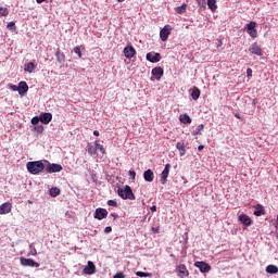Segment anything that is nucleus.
I'll return each instance as SVG.
<instances>
[{
  "label": "nucleus",
  "instance_id": "nucleus-45",
  "mask_svg": "<svg viewBox=\"0 0 278 278\" xmlns=\"http://www.w3.org/2000/svg\"><path fill=\"white\" fill-rule=\"evenodd\" d=\"M104 233H112V227H110V226L105 227Z\"/></svg>",
  "mask_w": 278,
  "mask_h": 278
},
{
  "label": "nucleus",
  "instance_id": "nucleus-56",
  "mask_svg": "<svg viewBox=\"0 0 278 278\" xmlns=\"http://www.w3.org/2000/svg\"><path fill=\"white\" fill-rule=\"evenodd\" d=\"M31 247H34V243H30V244H29V248H30V249H31Z\"/></svg>",
  "mask_w": 278,
  "mask_h": 278
},
{
  "label": "nucleus",
  "instance_id": "nucleus-28",
  "mask_svg": "<svg viewBox=\"0 0 278 278\" xmlns=\"http://www.w3.org/2000/svg\"><path fill=\"white\" fill-rule=\"evenodd\" d=\"M87 151L88 153L91 155V156H94L97 155V146L96 143L92 146V144H88L87 146Z\"/></svg>",
  "mask_w": 278,
  "mask_h": 278
},
{
  "label": "nucleus",
  "instance_id": "nucleus-1",
  "mask_svg": "<svg viewBox=\"0 0 278 278\" xmlns=\"http://www.w3.org/2000/svg\"><path fill=\"white\" fill-rule=\"evenodd\" d=\"M26 168L30 175H40L45 170V163L42 161H31L26 164Z\"/></svg>",
  "mask_w": 278,
  "mask_h": 278
},
{
  "label": "nucleus",
  "instance_id": "nucleus-38",
  "mask_svg": "<svg viewBox=\"0 0 278 278\" xmlns=\"http://www.w3.org/2000/svg\"><path fill=\"white\" fill-rule=\"evenodd\" d=\"M73 51L78 58H81V48H79V46H76Z\"/></svg>",
  "mask_w": 278,
  "mask_h": 278
},
{
  "label": "nucleus",
  "instance_id": "nucleus-3",
  "mask_svg": "<svg viewBox=\"0 0 278 278\" xmlns=\"http://www.w3.org/2000/svg\"><path fill=\"white\" fill-rule=\"evenodd\" d=\"M20 264L25 267H30V268H40V263H37L33 258H26V257H21L20 258Z\"/></svg>",
  "mask_w": 278,
  "mask_h": 278
},
{
  "label": "nucleus",
  "instance_id": "nucleus-36",
  "mask_svg": "<svg viewBox=\"0 0 278 278\" xmlns=\"http://www.w3.org/2000/svg\"><path fill=\"white\" fill-rule=\"evenodd\" d=\"M106 203L110 207H118V202H116V200H109Z\"/></svg>",
  "mask_w": 278,
  "mask_h": 278
},
{
  "label": "nucleus",
  "instance_id": "nucleus-2",
  "mask_svg": "<svg viewBox=\"0 0 278 278\" xmlns=\"http://www.w3.org/2000/svg\"><path fill=\"white\" fill-rule=\"evenodd\" d=\"M117 194L118 197H121V199L136 201V195L134 194L131 187H129L128 185L124 186V188H118Z\"/></svg>",
  "mask_w": 278,
  "mask_h": 278
},
{
  "label": "nucleus",
  "instance_id": "nucleus-10",
  "mask_svg": "<svg viewBox=\"0 0 278 278\" xmlns=\"http://www.w3.org/2000/svg\"><path fill=\"white\" fill-rule=\"evenodd\" d=\"M195 268H199L200 273H210L212 270V266L205 262H195Z\"/></svg>",
  "mask_w": 278,
  "mask_h": 278
},
{
  "label": "nucleus",
  "instance_id": "nucleus-7",
  "mask_svg": "<svg viewBox=\"0 0 278 278\" xmlns=\"http://www.w3.org/2000/svg\"><path fill=\"white\" fill-rule=\"evenodd\" d=\"M148 62H152V64H155L157 62H160V60H162V54L157 53V52H149L146 55Z\"/></svg>",
  "mask_w": 278,
  "mask_h": 278
},
{
  "label": "nucleus",
  "instance_id": "nucleus-52",
  "mask_svg": "<svg viewBox=\"0 0 278 278\" xmlns=\"http://www.w3.org/2000/svg\"><path fill=\"white\" fill-rule=\"evenodd\" d=\"M47 0H36L37 3H45Z\"/></svg>",
  "mask_w": 278,
  "mask_h": 278
},
{
  "label": "nucleus",
  "instance_id": "nucleus-44",
  "mask_svg": "<svg viewBox=\"0 0 278 278\" xmlns=\"http://www.w3.org/2000/svg\"><path fill=\"white\" fill-rule=\"evenodd\" d=\"M110 217L113 218V220H116L118 218V214L116 213H111Z\"/></svg>",
  "mask_w": 278,
  "mask_h": 278
},
{
  "label": "nucleus",
  "instance_id": "nucleus-24",
  "mask_svg": "<svg viewBox=\"0 0 278 278\" xmlns=\"http://www.w3.org/2000/svg\"><path fill=\"white\" fill-rule=\"evenodd\" d=\"M266 214V211L264 210V206L257 205L254 211V216H264Z\"/></svg>",
  "mask_w": 278,
  "mask_h": 278
},
{
  "label": "nucleus",
  "instance_id": "nucleus-47",
  "mask_svg": "<svg viewBox=\"0 0 278 278\" xmlns=\"http://www.w3.org/2000/svg\"><path fill=\"white\" fill-rule=\"evenodd\" d=\"M129 176L131 177V179H136V172L129 170Z\"/></svg>",
  "mask_w": 278,
  "mask_h": 278
},
{
  "label": "nucleus",
  "instance_id": "nucleus-11",
  "mask_svg": "<svg viewBox=\"0 0 278 278\" xmlns=\"http://www.w3.org/2000/svg\"><path fill=\"white\" fill-rule=\"evenodd\" d=\"M178 273V277L184 278V277H190V271L188 270V267L186 265L180 264L176 268Z\"/></svg>",
  "mask_w": 278,
  "mask_h": 278
},
{
  "label": "nucleus",
  "instance_id": "nucleus-9",
  "mask_svg": "<svg viewBox=\"0 0 278 278\" xmlns=\"http://www.w3.org/2000/svg\"><path fill=\"white\" fill-rule=\"evenodd\" d=\"M93 218L97 220H103V218H108V210L101 207L96 208Z\"/></svg>",
  "mask_w": 278,
  "mask_h": 278
},
{
  "label": "nucleus",
  "instance_id": "nucleus-40",
  "mask_svg": "<svg viewBox=\"0 0 278 278\" xmlns=\"http://www.w3.org/2000/svg\"><path fill=\"white\" fill-rule=\"evenodd\" d=\"M8 29H10L11 31H14V27H16V24L14 22H10L8 25H7Z\"/></svg>",
  "mask_w": 278,
  "mask_h": 278
},
{
  "label": "nucleus",
  "instance_id": "nucleus-12",
  "mask_svg": "<svg viewBox=\"0 0 278 278\" xmlns=\"http://www.w3.org/2000/svg\"><path fill=\"white\" fill-rule=\"evenodd\" d=\"M61 170H63L62 165L55 163H49L46 167L47 173H61Z\"/></svg>",
  "mask_w": 278,
  "mask_h": 278
},
{
  "label": "nucleus",
  "instance_id": "nucleus-20",
  "mask_svg": "<svg viewBox=\"0 0 278 278\" xmlns=\"http://www.w3.org/2000/svg\"><path fill=\"white\" fill-rule=\"evenodd\" d=\"M250 53H252L253 55H262V48L260 46H257L256 43H253L250 49H249Z\"/></svg>",
  "mask_w": 278,
  "mask_h": 278
},
{
  "label": "nucleus",
  "instance_id": "nucleus-26",
  "mask_svg": "<svg viewBox=\"0 0 278 278\" xmlns=\"http://www.w3.org/2000/svg\"><path fill=\"white\" fill-rule=\"evenodd\" d=\"M24 71H26V73H34V71H36V64H34V62H29L24 65Z\"/></svg>",
  "mask_w": 278,
  "mask_h": 278
},
{
  "label": "nucleus",
  "instance_id": "nucleus-33",
  "mask_svg": "<svg viewBox=\"0 0 278 278\" xmlns=\"http://www.w3.org/2000/svg\"><path fill=\"white\" fill-rule=\"evenodd\" d=\"M60 194V189L54 187L50 189V197H58Z\"/></svg>",
  "mask_w": 278,
  "mask_h": 278
},
{
  "label": "nucleus",
  "instance_id": "nucleus-21",
  "mask_svg": "<svg viewBox=\"0 0 278 278\" xmlns=\"http://www.w3.org/2000/svg\"><path fill=\"white\" fill-rule=\"evenodd\" d=\"M176 149H178L179 155L181 157H184V155H186V143H184V141H178L176 143Z\"/></svg>",
  "mask_w": 278,
  "mask_h": 278
},
{
  "label": "nucleus",
  "instance_id": "nucleus-5",
  "mask_svg": "<svg viewBox=\"0 0 278 278\" xmlns=\"http://www.w3.org/2000/svg\"><path fill=\"white\" fill-rule=\"evenodd\" d=\"M170 31H173V26L165 25L161 31H160V38L162 42H166L168 40V36L170 35Z\"/></svg>",
  "mask_w": 278,
  "mask_h": 278
},
{
  "label": "nucleus",
  "instance_id": "nucleus-37",
  "mask_svg": "<svg viewBox=\"0 0 278 278\" xmlns=\"http://www.w3.org/2000/svg\"><path fill=\"white\" fill-rule=\"evenodd\" d=\"M35 131H37V134H42V131H45V126L42 125L35 126Z\"/></svg>",
  "mask_w": 278,
  "mask_h": 278
},
{
  "label": "nucleus",
  "instance_id": "nucleus-4",
  "mask_svg": "<svg viewBox=\"0 0 278 278\" xmlns=\"http://www.w3.org/2000/svg\"><path fill=\"white\" fill-rule=\"evenodd\" d=\"M257 23L255 22H250L249 24L245 25L247 34L251 36V38H257Z\"/></svg>",
  "mask_w": 278,
  "mask_h": 278
},
{
  "label": "nucleus",
  "instance_id": "nucleus-16",
  "mask_svg": "<svg viewBox=\"0 0 278 278\" xmlns=\"http://www.w3.org/2000/svg\"><path fill=\"white\" fill-rule=\"evenodd\" d=\"M40 123H42L43 125H49V123H51V121H53V114L51 113H43L39 116Z\"/></svg>",
  "mask_w": 278,
  "mask_h": 278
},
{
  "label": "nucleus",
  "instance_id": "nucleus-29",
  "mask_svg": "<svg viewBox=\"0 0 278 278\" xmlns=\"http://www.w3.org/2000/svg\"><path fill=\"white\" fill-rule=\"evenodd\" d=\"M203 129H205L203 124L198 125L195 131H193V136H201V134H203Z\"/></svg>",
  "mask_w": 278,
  "mask_h": 278
},
{
  "label": "nucleus",
  "instance_id": "nucleus-54",
  "mask_svg": "<svg viewBox=\"0 0 278 278\" xmlns=\"http://www.w3.org/2000/svg\"><path fill=\"white\" fill-rule=\"evenodd\" d=\"M235 116H236V118H240V115H238V114H235Z\"/></svg>",
  "mask_w": 278,
  "mask_h": 278
},
{
  "label": "nucleus",
  "instance_id": "nucleus-41",
  "mask_svg": "<svg viewBox=\"0 0 278 278\" xmlns=\"http://www.w3.org/2000/svg\"><path fill=\"white\" fill-rule=\"evenodd\" d=\"M9 88L13 90V92H18V86L9 84Z\"/></svg>",
  "mask_w": 278,
  "mask_h": 278
},
{
  "label": "nucleus",
  "instance_id": "nucleus-8",
  "mask_svg": "<svg viewBox=\"0 0 278 278\" xmlns=\"http://www.w3.org/2000/svg\"><path fill=\"white\" fill-rule=\"evenodd\" d=\"M170 173V164L167 163L161 173V184L164 186L168 181V175Z\"/></svg>",
  "mask_w": 278,
  "mask_h": 278
},
{
  "label": "nucleus",
  "instance_id": "nucleus-23",
  "mask_svg": "<svg viewBox=\"0 0 278 278\" xmlns=\"http://www.w3.org/2000/svg\"><path fill=\"white\" fill-rule=\"evenodd\" d=\"M179 121L184 123V125H190V123H192V118L188 114L180 115Z\"/></svg>",
  "mask_w": 278,
  "mask_h": 278
},
{
  "label": "nucleus",
  "instance_id": "nucleus-15",
  "mask_svg": "<svg viewBox=\"0 0 278 278\" xmlns=\"http://www.w3.org/2000/svg\"><path fill=\"white\" fill-rule=\"evenodd\" d=\"M29 90V86L27 85L26 81H20L17 86V92L23 97V94H27V91Z\"/></svg>",
  "mask_w": 278,
  "mask_h": 278
},
{
  "label": "nucleus",
  "instance_id": "nucleus-42",
  "mask_svg": "<svg viewBox=\"0 0 278 278\" xmlns=\"http://www.w3.org/2000/svg\"><path fill=\"white\" fill-rule=\"evenodd\" d=\"M127 276L123 274V271H119L113 276V278H126Z\"/></svg>",
  "mask_w": 278,
  "mask_h": 278
},
{
  "label": "nucleus",
  "instance_id": "nucleus-51",
  "mask_svg": "<svg viewBox=\"0 0 278 278\" xmlns=\"http://www.w3.org/2000/svg\"><path fill=\"white\" fill-rule=\"evenodd\" d=\"M203 149H205L204 146H199V147H198V150H199V151H203Z\"/></svg>",
  "mask_w": 278,
  "mask_h": 278
},
{
  "label": "nucleus",
  "instance_id": "nucleus-32",
  "mask_svg": "<svg viewBox=\"0 0 278 278\" xmlns=\"http://www.w3.org/2000/svg\"><path fill=\"white\" fill-rule=\"evenodd\" d=\"M97 151H101L103 155H105V147L103 144L99 143V141H96Z\"/></svg>",
  "mask_w": 278,
  "mask_h": 278
},
{
  "label": "nucleus",
  "instance_id": "nucleus-55",
  "mask_svg": "<svg viewBox=\"0 0 278 278\" xmlns=\"http://www.w3.org/2000/svg\"><path fill=\"white\" fill-rule=\"evenodd\" d=\"M118 1V3H123V1H125V0H117Z\"/></svg>",
  "mask_w": 278,
  "mask_h": 278
},
{
  "label": "nucleus",
  "instance_id": "nucleus-46",
  "mask_svg": "<svg viewBox=\"0 0 278 278\" xmlns=\"http://www.w3.org/2000/svg\"><path fill=\"white\" fill-rule=\"evenodd\" d=\"M151 231H152V233H160V228L152 227Z\"/></svg>",
  "mask_w": 278,
  "mask_h": 278
},
{
  "label": "nucleus",
  "instance_id": "nucleus-30",
  "mask_svg": "<svg viewBox=\"0 0 278 278\" xmlns=\"http://www.w3.org/2000/svg\"><path fill=\"white\" fill-rule=\"evenodd\" d=\"M188 8V4H182L180 7H177L175 10L177 14H186V9Z\"/></svg>",
  "mask_w": 278,
  "mask_h": 278
},
{
  "label": "nucleus",
  "instance_id": "nucleus-53",
  "mask_svg": "<svg viewBox=\"0 0 278 278\" xmlns=\"http://www.w3.org/2000/svg\"><path fill=\"white\" fill-rule=\"evenodd\" d=\"M217 47H223V41L219 40Z\"/></svg>",
  "mask_w": 278,
  "mask_h": 278
},
{
  "label": "nucleus",
  "instance_id": "nucleus-14",
  "mask_svg": "<svg viewBox=\"0 0 278 278\" xmlns=\"http://www.w3.org/2000/svg\"><path fill=\"white\" fill-rule=\"evenodd\" d=\"M238 218L240 223L244 225V227H251V225H253V219H251L250 216L247 214H240Z\"/></svg>",
  "mask_w": 278,
  "mask_h": 278
},
{
  "label": "nucleus",
  "instance_id": "nucleus-50",
  "mask_svg": "<svg viewBox=\"0 0 278 278\" xmlns=\"http://www.w3.org/2000/svg\"><path fill=\"white\" fill-rule=\"evenodd\" d=\"M93 136L99 137V136H100L99 130H94V131H93Z\"/></svg>",
  "mask_w": 278,
  "mask_h": 278
},
{
  "label": "nucleus",
  "instance_id": "nucleus-17",
  "mask_svg": "<svg viewBox=\"0 0 278 278\" xmlns=\"http://www.w3.org/2000/svg\"><path fill=\"white\" fill-rule=\"evenodd\" d=\"M12 212V204L10 202H4L0 205V215L10 214Z\"/></svg>",
  "mask_w": 278,
  "mask_h": 278
},
{
  "label": "nucleus",
  "instance_id": "nucleus-48",
  "mask_svg": "<svg viewBox=\"0 0 278 278\" xmlns=\"http://www.w3.org/2000/svg\"><path fill=\"white\" fill-rule=\"evenodd\" d=\"M31 255H38V251L36 250V248H33V250L30 251Z\"/></svg>",
  "mask_w": 278,
  "mask_h": 278
},
{
  "label": "nucleus",
  "instance_id": "nucleus-6",
  "mask_svg": "<svg viewBox=\"0 0 278 278\" xmlns=\"http://www.w3.org/2000/svg\"><path fill=\"white\" fill-rule=\"evenodd\" d=\"M97 273V265L93 262L88 261L87 266L83 269L84 275H94Z\"/></svg>",
  "mask_w": 278,
  "mask_h": 278
},
{
  "label": "nucleus",
  "instance_id": "nucleus-31",
  "mask_svg": "<svg viewBox=\"0 0 278 278\" xmlns=\"http://www.w3.org/2000/svg\"><path fill=\"white\" fill-rule=\"evenodd\" d=\"M55 56L58 62H64V60L66 59V55H64V53L60 51H56Z\"/></svg>",
  "mask_w": 278,
  "mask_h": 278
},
{
  "label": "nucleus",
  "instance_id": "nucleus-43",
  "mask_svg": "<svg viewBox=\"0 0 278 278\" xmlns=\"http://www.w3.org/2000/svg\"><path fill=\"white\" fill-rule=\"evenodd\" d=\"M247 76L253 77V70H251L250 67L247 70Z\"/></svg>",
  "mask_w": 278,
  "mask_h": 278
},
{
  "label": "nucleus",
  "instance_id": "nucleus-49",
  "mask_svg": "<svg viewBox=\"0 0 278 278\" xmlns=\"http://www.w3.org/2000/svg\"><path fill=\"white\" fill-rule=\"evenodd\" d=\"M150 210H151L152 213L157 212V206L153 205V206L150 207Z\"/></svg>",
  "mask_w": 278,
  "mask_h": 278
},
{
  "label": "nucleus",
  "instance_id": "nucleus-34",
  "mask_svg": "<svg viewBox=\"0 0 278 278\" xmlns=\"http://www.w3.org/2000/svg\"><path fill=\"white\" fill-rule=\"evenodd\" d=\"M136 275L137 277H153V274L144 271H137Z\"/></svg>",
  "mask_w": 278,
  "mask_h": 278
},
{
  "label": "nucleus",
  "instance_id": "nucleus-25",
  "mask_svg": "<svg viewBox=\"0 0 278 278\" xmlns=\"http://www.w3.org/2000/svg\"><path fill=\"white\" fill-rule=\"evenodd\" d=\"M207 7L211 12H216L218 10V5L216 4V0H207Z\"/></svg>",
  "mask_w": 278,
  "mask_h": 278
},
{
  "label": "nucleus",
  "instance_id": "nucleus-22",
  "mask_svg": "<svg viewBox=\"0 0 278 278\" xmlns=\"http://www.w3.org/2000/svg\"><path fill=\"white\" fill-rule=\"evenodd\" d=\"M199 97H201V89L198 87H193L191 98L193 99V101H198Z\"/></svg>",
  "mask_w": 278,
  "mask_h": 278
},
{
  "label": "nucleus",
  "instance_id": "nucleus-39",
  "mask_svg": "<svg viewBox=\"0 0 278 278\" xmlns=\"http://www.w3.org/2000/svg\"><path fill=\"white\" fill-rule=\"evenodd\" d=\"M40 122V117H38V116H35V117H33L31 118V125H36V126H38V123Z\"/></svg>",
  "mask_w": 278,
  "mask_h": 278
},
{
  "label": "nucleus",
  "instance_id": "nucleus-27",
  "mask_svg": "<svg viewBox=\"0 0 278 278\" xmlns=\"http://www.w3.org/2000/svg\"><path fill=\"white\" fill-rule=\"evenodd\" d=\"M266 273H268L269 275H277V273H278L277 265H268L266 267Z\"/></svg>",
  "mask_w": 278,
  "mask_h": 278
},
{
  "label": "nucleus",
  "instance_id": "nucleus-35",
  "mask_svg": "<svg viewBox=\"0 0 278 278\" xmlns=\"http://www.w3.org/2000/svg\"><path fill=\"white\" fill-rule=\"evenodd\" d=\"M8 14H10L8 8L0 7V16H8Z\"/></svg>",
  "mask_w": 278,
  "mask_h": 278
},
{
  "label": "nucleus",
  "instance_id": "nucleus-18",
  "mask_svg": "<svg viewBox=\"0 0 278 278\" xmlns=\"http://www.w3.org/2000/svg\"><path fill=\"white\" fill-rule=\"evenodd\" d=\"M143 179H144V181H148L149 184H151V181H153V179H155V174H153L152 169H147L143 173Z\"/></svg>",
  "mask_w": 278,
  "mask_h": 278
},
{
  "label": "nucleus",
  "instance_id": "nucleus-19",
  "mask_svg": "<svg viewBox=\"0 0 278 278\" xmlns=\"http://www.w3.org/2000/svg\"><path fill=\"white\" fill-rule=\"evenodd\" d=\"M152 75L156 79H162V77L164 75V68H162V67H154V68H152Z\"/></svg>",
  "mask_w": 278,
  "mask_h": 278
},
{
  "label": "nucleus",
  "instance_id": "nucleus-13",
  "mask_svg": "<svg viewBox=\"0 0 278 278\" xmlns=\"http://www.w3.org/2000/svg\"><path fill=\"white\" fill-rule=\"evenodd\" d=\"M123 53L125 58H127L128 60H131V58L136 55V49L134 48V46H127L124 48Z\"/></svg>",
  "mask_w": 278,
  "mask_h": 278
}]
</instances>
